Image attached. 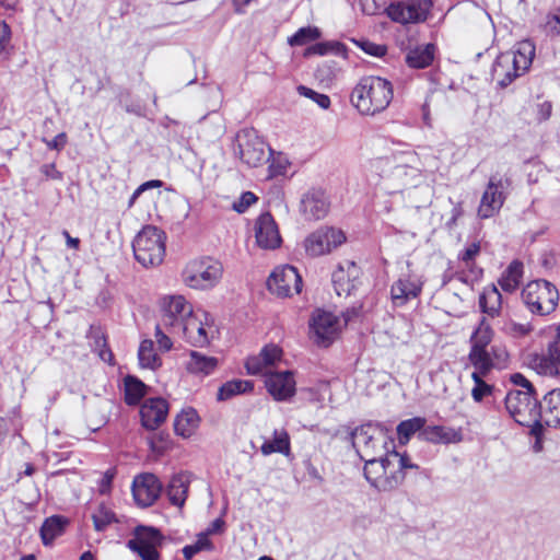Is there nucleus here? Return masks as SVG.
Returning <instances> with one entry per match:
<instances>
[{"mask_svg":"<svg viewBox=\"0 0 560 560\" xmlns=\"http://www.w3.org/2000/svg\"><path fill=\"white\" fill-rule=\"evenodd\" d=\"M393 100V85L386 79L369 75L353 88L350 101L362 115H375L388 107Z\"/></svg>","mask_w":560,"mask_h":560,"instance_id":"1","label":"nucleus"},{"mask_svg":"<svg viewBox=\"0 0 560 560\" xmlns=\"http://www.w3.org/2000/svg\"><path fill=\"white\" fill-rule=\"evenodd\" d=\"M535 51V44L527 39L518 43L515 50L501 52L492 65V79L501 89L508 88L529 70Z\"/></svg>","mask_w":560,"mask_h":560,"instance_id":"2","label":"nucleus"},{"mask_svg":"<svg viewBox=\"0 0 560 560\" xmlns=\"http://www.w3.org/2000/svg\"><path fill=\"white\" fill-rule=\"evenodd\" d=\"M165 233L156 226H144L132 242L136 260L145 268L159 266L165 256Z\"/></svg>","mask_w":560,"mask_h":560,"instance_id":"3","label":"nucleus"},{"mask_svg":"<svg viewBox=\"0 0 560 560\" xmlns=\"http://www.w3.org/2000/svg\"><path fill=\"white\" fill-rule=\"evenodd\" d=\"M234 154L248 167H258L269 162L272 149L268 148L254 128L241 129L234 140Z\"/></svg>","mask_w":560,"mask_h":560,"instance_id":"4","label":"nucleus"},{"mask_svg":"<svg viewBox=\"0 0 560 560\" xmlns=\"http://www.w3.org/2000/svg\"><path fill=\"white\" fill-rule=\"evenodd\" d=\"M522 300L527 308L540 316L552 313L559 301L557 288L547 280L528 282L522 290Z\"/></svg>","mask_w":560,"mask_h":560,"instance_id":"5","label":"nucleus"},{"mask_svg":"<svg viewBox=\"0 0 560 560\" xmlns=\"http://www.w3.org/2000/svg\"><path fill=\"white\" fill-rule=\"evenodd\" d=\"M505 408L513 420L523 427L541 421L540 399L537 394L528 392H508Z\"/></svg>","mask_w":560,"mask_h":560,"instance_id":"6","label":"nucleus"},{"mask_svg":"<svg viewBox=\"0 0 560 560\" xmlns=\"http://www.w3.org/2000/svg\"><path fill=\"white\" fill-rule=\"evenodd\" d=\"M222 264L212 258L191 261L184 271V282L192 289L207 290L213 288L221 279Z\"/></svg>","mask_w":560,"mask_h":560,"instance_id":"7","label":"nucleus"},{"mask_svg":"<svg viewBox=\"0 0 560 560\" xmlns=\"http://www.w3.org/2000/svg\"><path fill=\"white\" fill-rule=\"evenodd\" d=\"M433 0H401L385 8L387 16L402 25L425 22L433 7Z\"/></svg>","mask_w":560,"mask_h":560,"instance_id":"8","label":"nucleus"},{"mask_svg":"<svg viewBox=\"0 0 560 560\" xmlns=\"http://www.w3.org/2000/svg\"><path fill=\"white\" fill-rule=\"evenodd\" d=\"M509 187V178L499 175H492L489 178L478 208V215L481 219H489L499 212L506 199Z\"/></svg>","mask_w":560,"mask_h":560,"instance_id":"9","label":"nucleus"},{"mask_svg":"<svg viewBox=\"0 0 560 560\" xmlns=\"http://www.w3.org/2000/svg\"><path fill=\"white\" fill-rule=\"evenodd\" d=\"M346 241L345 233L332 226H322L311 233L304 241L308 256L318 257L330 253Z\"/></svg>","mask_w":560,"mask_h":560,"instance_id":"10","label":"nucleus"},{"mask_svg":"<svg viewBox=\"0 0 560 560\" xmlns=\"http://www.w3.org/2000/svg\"><path fill=\"white\" fill-rule=\"evenodd\" d=\"M302 277L298 269L291 265L275 268L267 279V288L280 298H287L292 293H300L302 290Z\"/></svg>","mask_w":560,"mask_h":560,"instance_id":"11","label":"nucleus"},{"mask_svg":"<svg viewBox=\"0 0 560 560\" xmlns=\"http://www.w3.org/2000/svg\"><path fill=\"white\" fill-rule=\"evenodd\" d=\"M509 359L504 347L492 345L490 348L469 349L468 361L474 366V372L489 375L493 369L503 368Z\"/></svg>","mask_w":560,"mask_h":560,"instance_id":"12","label":"nucleus"},{"mask_svg":"<svg viewBox=\"0 0 560 560\" xmlns=\"http://www.w3.org/2000/svg\"><path fill=\"white\" fill-rule=\"evenodd\" d=\"M162 311V324L170 328L171 334H179V329L194 314L191 305L183 295L164 298Z\"/></svg>","mask_w":560,"mask_h":560,"instance_id":"13","label":"nucleus"},{"mask_svg":"<svg viewBox=\"0 0 560 560\" xmlns=\"http://www.w3.org/2000/svg\"><path fill=\"white\" fill-rule=\"evenodd\" d=\"M365 465L363 474L368 482L378 491H393L397 488L399 480L398 475H390L389 478H382L386 474V463L388 460V453L384 457H365Z\"/></svg>","mask_w":560,"mask_h":560,"instance_id":"14","label":"nucleus"},{"mask_svg":"<svg viewBox=\"0 0 560 560\" xmlns=\"http://www.w3.org/2000/svg\"><path fill=\"white\" fill-rule=\"evenodd\" d=\"M423 288L421 277L417 275H401L390 287V299L395 307L406 305L410 300L420 296Z\"/></svg>","mask_w":560,"mask_h":560,"instance_id":"15","label":"nucleus"},{"mask_svg":"<svg viewBox=\"0 0 560 560\" xmlns=\"http://www.w3.org/2000/svg\"><path fill=\"white\" fill-rule=\"evenodd\" d=\"M338 318L330 312L316 311L310 322L311 331L315 342L320 347H328L338 331Z\"/></svg>","mask_w":560,"mask_h":560,"instance_id":"16","label":"nucleus"},{"mask_svg":"<svg viewBox=\"0 0 560 560\" xmlns=\"http://www.w3.org/2000/svg\"><path fill=\"white\" fill-rule=\"evenodd\" d=\"M162 483L153 474H143L133 479L132 495L139 506L152 505L160 497Z\"/></svg>","mask_w":560,"mask_h":560,"instance_id":"17","label":"nucleus"},{"mask_svg":"<svg viewBox=\"0 0 560 560\" xmlns=\"http://www.w3.org/2000/svg\"><path fill=\"white\" fill-rule=\"evenodd\" d=\"M383 431V424L369 422L355 428L351 432L352 445L361 459H365V457L372 455L375 443L378 440L376 434L382 435Z\"/></svg>","mask_w":560,"mask_h":560,"instance_id":"18","label":"nucleus"},{"mask_svg":"<svg viewBox=\"0 0 560 560\" xmlns=\"http://www.w3.org/2000/svg\"><path fill=\"white\" fill-rule=\"evenodd\" d=\"M329 208V198L320 188H311L303 194L300 201V212L306 220H320L325 218Z\"/></svg>","mask_w":560,"mask_h":560,"instance_id":"19","label":"nucleus"},{"mask_svg":"<svg viewBox=\"0 0 560 560\" xmlns=\"http://www.w3.org/2000/svg\"><path fill=\"white\" fill-rule=\"evenodd\" d=\"M256 243L264 249H276L282 240L278 225L269 212L261 213L255 222Z\"/></svg>","mask_w":560,"mask_h":560,"instance_id":"20","label":"nucleus"},{"mask_svg":"<svg viewBox=\"0 0 560 560\" xmlns=\"http://www.w3.org/2000/svg\"><path fill=\"white\" fill-rule=\"evenodd\" d=\"M168 413V404L161 397L147 399L140 408L141 424L147 430L158 429Z\"/></svg>","mask_w":560,"mask_h":560,"instance_id":"21","label":"nucleus"},{"mask_svg":"<svg viewBox=\"0 0 560 560\" xmlns=\"http://www.w3.org/2000/svg\"><path fill=\"white\" fill-rule=\"evenodd\" d=\"M266 388L278 401H283L295 394V380L292 371L270 373L267 375Z\"/></svg>","mask_w":560,"mask_h":560,"instance_id":"22","label":"nucleus"},{"mask_svg":"<svg viewBox=\"0 0 560 560\" xmlns=\"http://www.w3.org/2000/svg\"><path fill=\"white\" fill-rule=\"evenodd\" d=\"M541 423L560 428V388H553L540 399Z\"/></svg>","mask_w":560,"mask_h":560,"instance_id":"23","label":"nucleus"},{"mask_svg":"<svg viewBox=\"0 0 560 560\" xmlns=\"http://www.w3.org/2000/svg\"><path fill=\"white\" fill-rule=\"evenodd\" d=\"M478 305L482 314L495 318L501 315L503 298L494 284L486 287L479 295Z\"/></svg>","mask_w":560,"mask_h":560,"instance_id":"24","label":"nucleus"},{"mask_svg":"<svg viewBox=\"0 0 560 560\" xmlns=\"http://www.w3.org/2000/svg\"><path fill=\"white\" fill-rule=\"evenodd\" d=\"M163 535L155 527L139 525L135 529L133 538L127 542L128 548H155L162 546Z\"/></svg>","mask_w":560,"mask_h":560,"instance_id":"25","label":"nucleus"},{"mask_svg":"<svg viewBox=\"0 0 560 560\" xmlns=\"http://www.w3.org/2000/svg\"><path fill=\"white\" fill-rule=\"evenodd\" d=\"M191 346L194 347H205L209 345V337L207 330L202 324V322L192 314L188 320H186L185 325L179 329Z\"/></svg>","mask_w":560,"mask_h":560,"instance_id":"26","label":"nucleus"},{"mask_svg":"<svg viewBox=\"0 0 560 560\" xmlns=\"http://www.w3.org/2000/svg\"><path fill=\"white\" fill-rule=\"evenodd\" d=\"M218 359L215 357L206 355L199 351L191 350L189 360L186 363V370L195 375L208 376L218 368Z\"/></svg>","mask_w":560,"mask_h":560,"instance_id":"27","label":"nucleus"},{"mask_svg":"<svg viewBox=\"0 0 560 560\" xmlns=\"http://www.w3.org/2000/svg\"><path fill=\"white\" fill-rule=\"evenodd\" d=\"M539 368L544 374H559L560 369V329L548 346L547 354L539 359Z\"/></svg>","mask_w":560,"mask_h":560,"instance_id":"28","label":"nucleus"},{"mask_svg":"<svg viewBox=\"0 0 560 560\" xmlns=\"http://www.w3.org/2000/svg\"><path fill=\"white\" fill-rule=\"evenodd\" d=\"M188 487L189 478L187 475L178 474L173 476L166 488L170 502L175 506L182 508L187 498Z\"/></svg>","mask_w":560,"mask_h":560,"instance_id":"29","label":"nucleus"},{"mask_svg":"<svg viewBox=\"0 0 560 560\" xmlns=\"http://www.w3.org/2000/svg\"><path fill=\"white\" fill-rule=\"evenodd\" d=\"M434 54H435L434 44H425V45L417 46L407 52L406 63L410 68L424 69L432 63V61L434 59Z\"/></svg>","mask_w":560,"mask_h":560,"instance_id":"30","label":"nucleus"},{"mask_svg":"<svg viewBox=\"0 0 560 560\" xmlns=\"http://www.w3.org/2000/svg\"><path fill=\"white\" fill-rule=\"evenodd\" d=\"M260 451L264 455H270L272 453H280L284 456H289L291 453V441L290 435L285 430H275L272 440H266Z\"/></svg>","mask_w":560,"mask_h":560,"instance_id":"31","label":"nucleus"},{"mask_svg":"<svg viewBox=\"0 0 560 560\" xmlns=\"http://www.w3.org/2000/svg\"><path fill=\"white\" fill-rule=\"evenodd\" d=\"M494 337V330L486 316H482L469 338V349L489 348Z\"/></svg>","mask_w":560,"mask_h":560,"instance_id":"32","label":"nucleus"},{"mask_svg":"<svg viewBox=\"0 0 560 560\" xmlns=\"http://www.w3.org/2000/svg\"><path fill=\"white\" fill-rule=\"evenodd\" d=\"M522 277L523 264L518 260H513L500 277L499 284L503 291L512 293L521 284Z\"/></svg>","mask_w":560,"mask_h":560,"instance_id":"33","label":"nucleus"},{"mask_svg":"<svg viewBox=\"0 0 560 560\" xmlns=\"http://www.w3.org/2000/svg\"><path fill=\"white\" fill-rule=\"evenodd\" d=\"M253 389H254L253 381L232 380V381H229L220 386L218 394H217V399L219 401H224V400L231 399L232 397H234L236 395L249 393Z\"/></svg>","mask_w":560,"mask_h":560,"instance_id":"34","label":"nucleus"},{"mask_svg":"<svg viewBox=\"0 0 560 560\" xmlns=\"http://www.w3.org/2000/svg\"><path fill=\"white\" fill-rule=\"evenodd\" d=\"M125 384V402L128 406H135L140 402L147 393V385L133 375H127Z\"/></svg>","mask_w":560,"mask_h":560,"instance_id":"35","label":"nucleus"},{"mask_svg":"<svg viewBox=\"0 0 560 560\" xmlns=\"http://www.w3.org/2000/svg\"><path fill=\"white\" fill-rule=\"evenodd\" d=\"M66 520L62 516L54 515L45 520L40 527V538L44 546H49L56 537L62 534Z\"/></svg>","mask_w":560,"mask_h":560,"instance_id":"36","label":"nucleus"},{"mask_svg":"<svg viewBox=\"0 0 560 560\" xmlns=\"http://www.w3.org/2000/svg\"><path fill=\"white\" fill-rule=\"evenodd\" d=\"M359 275V268L354 261L346 260L345 262H340L337 269L332 273V282L335 284V289L337 293L340 295V290L349 291L350 287L345 288L343 280L347 276L348 281L352 278L355 279Z\"/></svg>","mask_w":560,"mask_h":560,"instance_id":"37","label":"nucleus"},{"mask_svg":"<svg viewBox=\"0 0 560 560\" xmlns=\"http://www.w3.org/2000/svg\"><path fill=\"white\" fill-rule=\"evenodd\" d=\"M138 359L140 366L143 369L154 370L162 364L160 357L154 351V343L150 339L141 341L138 349Z\"/></svg>","mask_w":560,"mask_h":560,"instance_id":"38","label":"nucleus"},{"mask_svg":"<svg viewBox=\"0 0 560 560\" xmlns=\"http://www.w3.org/2000/svg\"><path fill=\"white\" fill-rule=\"evenodd\" d=\"M456 433L452 429L442 425L423 427L419 438L431 443H450L454 441Z\"/></svg>","mask_w":560,"mask_h":560,"instance_id":"39","label":"nucleus"},{"mask_svg":"<svg viewBox=\"0 0 560 560\" xmlns=\"http://www.w3.org/2000/svg\"><path fill=\"white\" fill-rule=\"evenodd\" d=\"M425 418L422 417H413L407 420L401 421L397 425V435L400 444H407L411 436L421 432L423 427L425 425Z\"/></svg>","mask_w":560,"mask_h":560,"instance_id":"40","label":"nucleus"},{"mask_svg":"<svg viewBox=\"0 0 560 560\" xmlns=\"http://www.w3.org/2000/svg\"><path fill=\"white\" fill-rule=\"evenodd\" d=\"M198 416L194 409L185 410L175 418L174 430L176 434L187 438L190 436L197 427Z\"/></svg>","mask_w":560,"mask_h":560,"instance_id":"41","label":"nucleus"},{"mask_svg":"<svg viewBox=\"0 0 560 560\" xmlns=\"http://www.w3.org/2000/svg\"><path fill=\"white\" fill-rule=\"evenodd\" d=\"M95 530L105 532L109 525L117 523V516L106 504L101 503L92 514Z\"/></svg>","mask_w":560,"mask_h":560,"instance_id":"42","label":"nucleus"},{"mask_svg":"<svg viewBox=\"0 0 560 560\" xmlns=\"http://www.w3.org/2000/svg\"><path fill=\"white\" fill-rule=\"evenodd\" d=\"M322 33L316 26H305L299 28L292 36L288 38V44L292 47L303 46L310 42L317 40Z\"/></svg>","mask_w":560,"mask_h":560,"instance_id":"43","label":"nucleus"},{"mask_svg":"<svg viewBox=\"0 0 560 560\" xmlns=\"http://www.w3.org/2000/svg\"><path fill=\"white\" fill-rule=\"evenodd\" d=\"M487 375L471 373V380L475 385L471 389V397L476 402H480L485 397L489 396L493 392V386L485 382Z\"/></svg>","mask_w":560,"mask_h":560,"instance_id":"44","label":"nucleus"},{"mask_svg":"<svg viewBox=\"0 0 560 560\" xmlns=\"http://www.w3.org/2000/svg\"><path fill=\"white\" fill-rule=\"evenodd\" d=\"M542 28L547 36L560 37V7L546 15Z\"/></svg>","mask_w":560,"mask_h":560,"instance_id":"45","label":"nucleus"},{"mask_svg":"<svg viewBox=\"0 0 560 560\" xmlns=\"http://www.w3.org/2000/svg\"><path fill=\"white\" fill-rule=\"evenodd\" d=\"M213 548L212 542L206 537V534H200L198 539L192 545H187L183 548V555L185 559L189 560L195 555L202 550H211Z\"/></svg>","mask_w":560,"mask_h":560,"instance_id":"46","label":"nucleus"},{"mask_svg":"<svg viewBox=\"0 0 560 560\" xmlns=\"http://www.w3.org/2000/svg\"><path fill=\"white\" fill-rule=\"evenodd\" d=\"M298 92L301 96L307 97L315 102L320 108L327 109L330 106V98L328 95L318 93L315 90L305 85H299Z\"/></svg>","mask_w":560,"mask_h":560,"instance_id":"47","label":"nucleus"},{"mask_svg":"<svg viewBox=\"0 0 560 560\" xmlns=\"http://www.w3.org/2000/svg\"><path fill=\"white\" fill-rule=\"evenodd\" d=\"M388 457L398 471L405 474L407 469H419L417 464H413L407 454H400L396 451L389 452Z\"/></svg>","mask_w":560,"mask_h":560,"instance_id":"48","label":"nucleus"},{"mask_svg":"<svg viewBox=\"0 0 560 560\" xmlns=\"http://www.w3.org/2000/svg\"><path fill=\"white\" fill-rule=\"evenodd\" d=\"M500 329L511 337L521 338L528 335L532 331V326L529 324H520L511 320L504 323L503 326L500 327Z\"/></svg>","mask_w":560,"mask_h":560,"instance_id":"49","label":"nucleus"},{"mask_svg":"<svg viewBox=\"0 0 560 560\" xmlns=\"http://www.w3.org/2000/svg\"><path fill=\"white\" fill-rule=\"evenodd\" d=\"M281 354L282 350L272 343L265 346L259 352V355L268 368L275 365V363L281 359Z\"/></svg>","mask_w":560,"mask_h":560,"instance_id":"50","label":"nucleus"},{"mask_svg":"<svg viewBox=\"0 0 560 560\" xmlns=\"http://www.w3.org/2000/svg\"><path fill=\"white\" fill-rule=\"evenodd\" d=\"M510 381L513 385L518 388L510 389L509 392H528L529 394H537L533 383L527 380L522 373H513L510 376Z\"/></svg>","mask_w":560,"mask_h":560,"instance_id":"51","label":"nucleus"},{"mask_svg":"<svg viewBox=\"0 0 560 560\" xmlns=\"http://www.w3.org/2000/svg\"><path fill=\"white\" fill-rule=\"evenodd\" d=\"M365 54L373 57H383L387 48L384 45L372 43L368 39L353 40Z\"/></svg>","mask_w":560,"mask_h":560,"instance_id":"52","label":"nucleus"},{"mask_svg":"<svg viewBox=\"0 0 560 560\" xmlns=\"http://www.w3.org/2000/svg\"><path fill=\"white\" fill-rule=\"evenodd\" d=\"M257 200L258 198L254 192L244 191L238 200L233 203V210H235L237 213H244Z\"/></svg>","mask_w":560,"mask_h":560,"instance_id":"53","label":"nucleus"},{"mask_svg":"<svg viewBox=\"0 0 560 560\" xmlns=\"http://www.w3.org/2000/svg\"><path fill=\"white\" fill-rule=\"evenodd\" d=\"M245 368L248 374L258 375L264 373V371L268 368L266 363L262 361V358L259 355L248 357L245 362Z\"/></svg>","mask_w":560,"mask_h":560,"instance_id":"54","label":"nucleus"},{"mask_svg":"<svg viewBox=\"0 0 560 560\" xmlns=\"http://www.w3.org/2000/svg\"><path fill=\"white\" fill-rule=\"evenodd\" d=\"M545 425L544 423L536 422L535 424L529 425V435L535 438V443L533 445V448L535 452H540L542 450V439L545 433Z\"/></svg>","mask_w":560,"mask_h":560,"instance_id":"55","label":"nucleus"},{"mask_svg":"<svg viewBox=\"0 0 560 560\" xmlns=\"http://www.w3.org/2000/svg\"><path fill=\"white\" fill-rule=\"evenodd\" d=\"M11 27L7 22L0 21V56L8 52L11 43Z\"/></svg>","mask_w":560,"mask_h":560,"instance_id":"56","label":"nucleus"},{"mask_svg":"<svg viewBox=\"0 0 560 560\" xmlns=\"http://www.w3.org/2000/svg\"><path fill=\"white\" fill-rule=\"evenodd\" d=\"M362 12L366 15H375L382 9L385 10V1L384 0H360Z\"/></svg>","mask_w":560,"mask_h":560,"instance_id":"57","label":"nucleus"},{"mask_svg":"<svg viewBox=\"0 0 560 560\" xmlns=\"http://www.w3.org/2000/svg\"><path fill=\"white\" fill-rule=\"evenodd\" d=\"M330 42H319L311 45L306 48L304 56L308 57L311 55L325 56L329 54Z\"/></svg>","mask_w":560,"mask_h":560,"instance_id":"58","label":"nucleus"},{"mask_svg":"<svg viewBox=\"0 0 560 560\" xmlns=\"http://www.w3.org/2000/svg\"><path fill=\"white\" fill-rule=\"evenodd\" d=\"M43 142H45L50 150L61 151L68 142V137L65 132H60L51 140L43 138Z\"/></svg>","mask_w":560,"mask_h":560,"instance_id":"59","label":"nucleus"},{"mask_svg":"<svg viewBox=\"0 0 560 560\" xmlns=\"http://www.w3.org/2000/svg\"><path fill=\"white\" fill-rule=\"evenodd\" d=\"M155 339L159 348L163 351H170L173 347L171 338L162 330L161 325L155 327Z\"/></svg>","mask_w":560,"mask_h":560,"instance_id":"60","label":"nucleus"},{"mask_svg":"<svg viewBox=\"0 0 560 560\" xmlns=\"http://www.w3.org/2000/svg\"><path fill=\"white\" fill-rule=\"evenodd\" d=\"M114 477H115V470H113V469H108L104 472V475L102 476L100 483H98L100 492L102 494L109 492Z\"/></svg>","mask_w":560,"mask_h":560,"instance_id":"61","label":"nucleus"},{"mask_svg":"<svg viewBox=\"0 0 560 560\" xmlns=\"http://www.w3.org/2000/svg\"><path fill=\"white\" fill-rule=\"evenodd\" d=\"M138 553L142 560H160V553L155 548H129Z\"/></svg>","mask_w":560,"mask_h":560,"instance_id":"62","label":"nucleus"},{"mask_svg":"<svg viewBox=\"0 0 560 560\" xmlns=\"http://www.w3.org/2000/svg\"><path fill=\"white\" fill-rule=\"evenodd\" d=\"M480 250V246L477 243L470 244L468 247L465 248V250L459 255V258L468 264L469 261L474 260V258L478 255Z\"/></svg>","mask_w":560,"mask_h":560,"instance_id":"63","label":"nucleus"},{"mask_svg":"<svg viewBox=\"0 0 560 560\" xmlns=\"http://www.w3.org/2000/svg\"><path fill=\"white\" fill-rule=\"evenodd\" d=\"M268 171H269V176L270 177H276V176H279V175H283L285 173V171H287V165L282 164L280 162H278V163L272 162L269 165Z\"/></svg>","mask_w":560,"mask_h":560,"instance_id":"64","label":"nucleus"}]
</instances>
